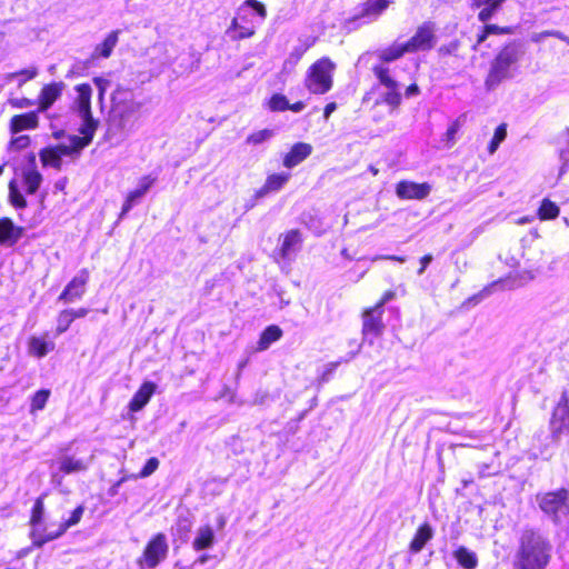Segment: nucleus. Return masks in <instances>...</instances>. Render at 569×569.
<instances>
[{
  "instance_id": "nucleus-1",
  "label": "nucleus",
  "mask_w": 569,
  "mask_h": 569,
  "mask_svg": "<svg viewBox=\"0 0 569 569\" xmlns=\"http://www.w3.org/2000/svg\"><path fill=\"white\" fill-rule=\"evenodd\" d=\"M550 561V545L535 529H525L515 556V569H546Z\"/></svg>"
},
{
  "instance_id": "nucleus-2",
  "label": "nucleus",
  "mask_w": 569,
  "mask_h": 569,
  "mask_svg": "<svg viewBox=\"0 0 569 569\" xmlns=\"http://www.w3.org/2000/svg\"><path fill=\"white\" fill-rule=\"evenodd\" d=\"M142 102L136 99L133 89L117 87L111 96L110 124L118 130L131 129L140 118Z\"/></svg>"
},
{
  "instance_id": "nucleus-3",
  "label": "nucleus",
  "mask_w": 569,
  "mask_h": 569,
  "mask_svg": "<svg viewBox=\"0 0 569 569\" xmlns=\"http://www.w3.org/2000/svg\"><path fill=\"white\" fill-rule=\"evenodd\" d=\"M519 46L510 41L502 46L490 62L489 71L485 79V86L488 90L498 87L505 79L511 76L510 68L519 60Z\"/></svg>"
},
{
  "instance_id": "nucleus-4",
  "label": "nucleus",
  "mask_w": 569,
  "mask_h": 569,
  "mask_svg": "<svg viewBox=\"0 0 569 569\" xmlns=\"http://www.w3.org/2000/svg\"><path fill=\"white\" fill-rule=\"evenodd\" d=\"M336 63L329 57L316 60L307 69L303 84L311 94H325L333 86Z\"/></svg>"
},
{
  "instance_id": "nucleus-5",
  "label": "nucleus",
  "mask_w": 569,
  "mask_h": 569,
  "mask_svg": "<svg viewBox=\"0 0 569 569\" xmlns=\"http://www.w3.org/2000/svg\"><path fill=\"white\" fill-rule=\"evenodd\" d=\"M46 496L47 493H42L34 499L29 516V537L31 539V547L36 549H40L46 543L51 541V539H47V537L50 536V531H47L44 526Z\"/></svg>"
},
{
  "instance_id": "nucleus-6",
  "label": "nucleus",
  "mask_w": 569,
  "mask_h": 569,
  "mask_svg": "<svg viewBox=\"0 0 569 569\" xmlns=\"http://www.w3.org/2000/svg\"><path fill=\"white\" fill-rule=\"evenodd\" d=\"M80 153L72 142H69V144L58 143L41 148L39 150V159L43 168H53L59 171L62 169L63 157L77 159Z\"/></svg>"
},
{
  "instance_id": "nucleus-7",
  "label": "nucleus",
  "mask_w": 569,
  "mask_h": 569,
  "mask_svg": "<svg viewBox=\"0 0 569 569\" xmlns=\"http://www.w3.org/2000/svg\"><path fill=\"white\" fill-rule=\"evenodd\" d=\"M537 501L540 509L553 519H558L561 513H569V490L566 488L538 495Z\"/></svg>"
},
{
  "instance_id": "nucleus-8",
  "label": "nucleus",
  "mask_w": 569,
  "mask_h": 569,
  "mask_svg": "<svg viewBox=\"0 0 569 569\" xmlns=\"http://www.w3.org/2000/svg\"><path fill=\"white\" fill-rule=\"evenodd\" d=\"M549 428L555 441L569 435V395L567 390L562 391L559 401L552 409Z\"/></svg>"
},
{
  "instance_id": "nucleus-9",
  "label": "nucleus",
  "mask_w": 569,
  "mask_h": 569,
  "mask_svg": "<svg viewBox=\"0 0 569 569\" xmlns=\"http://www.w3.org/2000/svg\"><path fill=\"white\" fill-rule=\"evenodd\" d=\"M372 72L379 83L387 89V92L382 96V102L393 110L398 109L401 104L402 97L399 90V83L391 74V70L383 64H375Z\"/></svg>"
},
{
  "instance_id": "nucleus-10",
  "label": "nucleus",
  "mask_w": 569,
  "mask_h": 569,
  "mask_svg": "<svg viewBox=\"0 0 569 569\" xmlns=\"http://www.w3.org/2000/svg\"><path fill=\"white\" fill-rule=\"evenodd\" d=\"M168 551L169 546L166 535L163 532L154 533L146 543L138 562L153 569L167 558Z\"/></svg>"
},
{
  "instance_id": "nucleus-11",
  "label": "nucleus",
  "mask_w": 569,
  "mask_h": 569,
  "mask_svg": "<svg viewBox=\"0 0 569 569\" xmlns=\"http://www.w3.org/2000/svg\"><path fill=\"white\" fill-rule=\"evenodd\" d=\"M436 26L431 21L419 24L415 33L405 42L410 53L429 51L436 44Z\"/></svg>"
},
{
  "instance_id": "nucleus-12",
  "label": "nucleus",
  "mask_w": 569,
  "mask_h": 569,
  "mask_svg": "<svg viewBox=\"0 0 569 569\" xmlns=\"http://www.w3.org/2000/svg\"><path fill=\"white\" fill-rule=\"evenodd\" d=\"M383 310L377 309L376 307H367L361 312V335L363 340L372 342L379 338L385 331V322L382 319Z\"/></svg>"
},
{
  "instance_id": "nucleus-13",
  "label": "nucleus",
  "mask_w": 569,
  "mask_h": 569,
  "mask_svg": "<svg viewBox=\"0 0 569 569\" xmlns=\"http://www.w3.org/2000/svg\"><path fill=\"white\" fill-rule=\"evenodd\" d=\"M90 279V272L88 269H81L77 276H74L61 291L58 300L63 303H72L77 300L82 299L87 291V284Z\"/></svg>"
},
{
  "instance_id": "nucleus-14",
  "label": "nucleus",
  "mask_w": 569,
  "mask_h": 569,
  "mask_svg": "<svg viewBox=\"0 0 569 569\" xmlns=\"http://www.w3.org/2000/svg\"><path fill=\"white\" fill-rule=\"evenodd\" d=\"M79 116L82 119V123L79 128L81 136H70L69 142H72L81 152L92 142L94 133L99 127V121L93 118L92 112H86Z\"/></svg>"
},
{
  "instance_id": "nucleus-15",
  "label": "nucleus",
  "mask_w": 569,
  "mask_h": 569,
  "mask_svg": "<svg viewBox=\"0 0 569 569\" xmlns=\"http://www.w3.org/2000/svg\"><path fill=\"white\" fill-rule=\"evenodd\" d=\"M430 190L431 187L427 182L401 180L396 184V194L401 200H422L429 196Z\"/></svg>"
},
{
  "instance_id": "nucleus-16",
  "label": "nucleus",
  "mask_w": 569,
  "mask_h": 569,
  "mask_svg": "<svg viewBox=\"0 0 569 569\" xmlns=\"http://www.w3.org/2000/svg\"><path fill=\"white\" fill-rule=\"evenodd\" d=\"M156 181L157 178L151 174L143 176L139 179L138 187L129 191L124 198L120 218L124 217L133 208V206L152 188Z\"/></svg>"
},
{
  "instance_id": "nucleus-17",
  "label": "nucleus",
  "mask_w": 569,
  "mask_h": 569,
  "mask_svg": "<svg viewBox=\"0 0 569 569\" xmlns=\"http://www.w3.org/2000/svg\"><path fill=\"white\" fill-rule=\"evenodd\" d=\"M229 31L232 32L233 40H242L252 37L256 33V27L246 11H238L232 19Z\"/></svg>"
},
{
  "instance_id": "nucleus-18",
  "label": "nucleus",
  "mask_w": 569,
  "mask_h": 569,
  "mask_svg": "<svg viewBox=\"0 0 569 569\" xmlns=\"http://www.w3.org/2000/svg\"><path fill=\"white\" fill-rule=\"evenodd\" d=\"M281 243L278 249V254L283 260H289L291 256L301 247L303 238L299 229H291L279 237Z\"/></svg>"
},
{
  "instance_id": "nucleus-19",
  "label": "nucleus",
  "mask_w": 569,
  "mask_h": 569,
  "mask_svg": "<svg viewBox=\"0 0 569 569\" xmlns=\"http://www.w3.org/2000/svg\"><path fill=\"white\" fill-rule=\"evenodd\" d=\"M64 83L62 81L59 82H50L44 84L38 97V112L47 111L62 94L64 89Z\"/></svg>"
},
{
  "instance_id": "nucleus-20",
  "label": "nucleus",
  "mask_w": 569,
  "mask_h": 569,
  "mask_svg": "<svg viewBox=\"0 0 569 569\" xmlns=\"http://www.w3.org/2000/svg\"><path fill=\"white\" fill-rule=\"evenodd\" d=\"M24 234V228L16 226L9 217L0 218V246H14Z\"/></svg>"
},
{
  "instance_id": "nucleus-21",
  "label": "nucleus",
  "mask_w": 569,
  "mask_h": 569,
  "mask_svg": "<svg viewBox=\"0 0 569 569\" xmlns=\"http://www.w3.org/2000/svg\"><path fill=\"white\" fill-rule=\"evenodd\" d=\"M38 113L37 110H33L12 116L9 121L10 133L16 134L24 130L37 129L39 127Z\"/></svg>"
},
{
  "instance_id": "nucleus-22",
  "label": "nucleus",
  "mask_w": 569,
  "mask_h": 569,
  "mask_svg": "<svg viewBox=\"0 0 569 569\" xmlns=\"http://www.w3.org/2000/svg\"><path fill=\"white\" fill-rule=\"evenodd\" d=\"M42 180L43 177L36 166V157L31 154L29 158V167L22 171V182L26 187V192L28 194H34L39 190Z\"/></svg>"
},
{
  "instance_id": "nucleus-23",
  "label": "nucleus",
  "mask_w": 569,
  "mask_h": 569,
  "mask_svg": "<svg viewBox=\"0 0 569 569\" xmlns=\"http://www.w3.org/2000/svg\"><path fill=\"white\" fill-rule=\"evenodd\" d=\"M312 153V146L307 142H296L283 156L282 164L293 168L306 160Z\"/></svg>"
},
{
  "instance_id": "nucleus-24",
  "label": "nucleus",
  "mask_w": 569,
  "mask_h": 569,
  "mask_svg": "<svg viewBox=\"0 0 569 569\" xmlns=\"http://www.w3.org/2000/svg\"><path fill=\"white\" fill-rule=\"evenodd\" d=\"M391 0H366L361 4L359 13L351 18L352 21L360 19H376L380 17L390 6Z\"/></svg>"
},
{
  "instance_id": "nucleus-25",
  "label": "nucleus",
  "mask_w": 569,
  "mask_h": 569,
  "mask_svg": "<svg viewBox=\"0 0 569 569\" xmlns=\"http://www.w3.org/2000/svg\"><path fill=\"white\" fill-rule=\"evenodd\" d=\"M156 391V385L151 381L143 382L129 401L128 408L131 412L140 411L151 399Z\"/></svg>"
},
{
  "instance_id": "nucleus-26",
  "label": "nucleus",
  "mask_w": 569,
  "mask_h": 569,
  "mask_svg": "<svg viewBox=\"0 0 569 569\" xmlns=\"http://www.w3.org/2000/svg\"><path fill=\"white\" fill-rule=\"evenodd\" d=\"M432 537H433V530H432L431 525L429 522L421 523L417 528V530L409 543L410 552L411 553L420 552L425 548L427 542L432 539Z\"/></svg>"
},
{
  "instance_id": "nucleus-27",
  "label": "nucleus",
  "mask_w": 569,
  "mask_h": 569,
  "mask_svg": "<svg viewBox=\"0 0 569 569\" xmlns=\"http://www.w3.org/2000/svg\"><path fill=\"white\" fill-rule=\"evenodd\" d=\"M31 336L28 339V351L36 358H43L56 348L54 342L46 339V336Z\"/></svg>"
},
{
  "instance_id": "nucleus-28",
  "label": "nucleus",
  "mask_w": 569,
  "mask_h": 569,
  "mask_svg": "<svg viewBox=\"0 0 569 569\" xmlns=\"http://www.w3.org/2000/svg\"><path fill=\"white\" fill-rule=\"evenodd\" d=\"M289 179L290 174L284 172L269 174L263 186L256 191V197L261 198L270 192H276L282 189Z\"/></svg>"
},
{
  "instance_id": "nucleus-29",
  "label": "nucleus",
  "mask_w": 569,
  "mask_h": 569,
  "mask_svg": "<svg viewBox=\"0 0 569 569\" xmlns=\"http://www.w3.org/2000/svg\"><path fill=\"white\" fill-rule=\"evenodd\" d=\"M83 512H84V506L83 505H79L78 507H76L68 519L61 521L57 529L53 530V531H50V536L48 537L49 539H51V541L56 540V539H59L60 537H62L69 528L78 525L80 521H81V518L83 516Z\"/></svg>"
},
{
  "instance_id": "nucleus-30",
  "label": "nucleus",
  "mask_w": 569,
  "mask_h": 569,
  "mask_svg": "<svg viewBox=\"0 0 569 569\" xmlns=\"http://www.w3.org/2000/svg\"><path fill=\"white\" fill-rule=\"evenodd\" d=\"M83 512H84V506L83 505H79L78 507H76L68 519L61 521L57 529L53 530V531H50V536L48 537L49 539H51V541L56 540V539H59L60 537H62L69 528L78 525L80 521H81V518L83 516Z\"/></svg>"
},
{
  "instance_id": "nucleus-31",
  "label": "nucleus",
  "mask_w": 569,
  "mask_h": 569,
  "mask_svg": "<svg viewBox=\"0 0 569 569\" xmlns=\"http://www.w3.org/2000/svg\"><path fill=\"white\" fill-rule=\"evenodd\" d=\"M216 535L210 525L201 526L197 531V537L192 541V548L196 551L209 549L214 545Z\"/></svg>"
},
{
  "instance_id": "nucleus-32",
  "label": "nucleus",
  "mask_w": 569,
  "mask_h": 569,
  "mask_svg": "<svg viewBox=\"0 0 569 569\" xmlns=\"http://www.w3.org/2000/svg\"><path fill=\"white\" fill-rule=\"evenodd\" d=\"M282 335V329L277 325H270L266 327L259 336L256 350L259 352L267 350L271 343L280 340Z\"/></svg>"
},
{
  "instance_id": "nucleus-33",
  "label": "nucleus",
  "mask_w": 569,
  "mask_h": 569,
  "mask_svg": "<svg viewBox=\"0 0 569 569\" xmlns=\"http://www.w3.org/2000/svg\"><path fill=\"white\" fill-rule=\"evenodd\" d=\"M120 32V30L109 32L103 41L96 46L93 58H109L118 43Z\"/></svg>"
},
{
  "instance_id": "nucleus-34",
  "label": "nucleus",
  "mask_w": 569,
  "mask_h": 569,
  "mask_svg": "<svg viewBox=\"0 0 569 569\" xmlns=\"http://www.w3.org/2000/svg\"><path fill=\"white\" fill-rule=\"evenodd\" d=\"M77 91V110L78 113H86V112H92L91 111V94H92V88L89 83H80L76 86Z\"/></svg>"
},
{
  "instance_id": "nucleus-35",
  "label": "nucleus",
  "mask_w": 569,
  "mask_h": 569,
  "mask_svg": "<svg viewBox=\"0 0 569 569\" xmlns=\"http://www.w3.org/2000/svg\"><path fill=\"white\" fill-rule=\"evenodd\" d=\"M407 53H410V52L405 42L400 43V44L392 43L391 46H389L378 52V59L381 62L380 64L390 63V62L401 59Z\"/></svg>"
},
{
  "instance_id": "nucleus-36",
  "label": "nucleus",
  "mask_w": 569,
  "mask_h": 569,
  "mask_svg": "<svg viewBox=\"0 0 569 569\" xmlns=\"http://www.w3.org/2000/svg\"><path fill=\"white\" fill-rule=\"evenodd\" d=\"M512 32L511 27H500L493 23H486L478 32L476 42L472 46V50H477L481 43H483L490 34H510Z\"/></svg>"
},
{
  "instance_id": "nucleus-37",
  "label": "nucleus",
  "mask_w": 569,
  "mask_h": 569,
  "mask_svg": "<svg viewBox=\"0 0 569 569\" xmlns=\"http://www.w3.org/2000/svg\"><path fill=\"white\" fill-rule=\"evenodd\" d=\"M453 557L457 560V562L465 569H475L478 565L476 553L463 546L458 547L453 551Z\"/></svg>"
},
{
  "instance_id": "nucleus-38",
  "label": "nucleus",
  "mask_w": 569,
  "mask_h": 569,
  "mask_svg": "<svg viewBox=\"0 0 569 569\" xmlns=\"http://www.w3.org/2000/svg\"><path fill=\"white\" fill-rule=\"evenodd\" d=\"M560 209L556 202L548 198L541 200L540 206L537 210V217L541 221L553 220L558 218Z\"/></svg>"
},
{
  "instance_id": "nucleus-39",
  "label": "nucleus",
  "mask_w": 569,
  "mask_h": 569,
  "mask_svg": "<svg viewBox=\"0 0 569 569\" xmlns=\"http://www.w3.org/2000/svg\"><path fill=\"white\" fill-rule=\"evenodd\" d=\"M87 469H88V466H87V463L84 461H82L80 459H74L71 456L64 457L60 461V466H59V470L63 475L81 472V471H86Z\"/></svg>"
},
{
  "instance_id": "nucleus-40",
  "label": "nucleus",
  "mask_w": 569,
  "mask_h": 569,
  "mask_svg": "<svg viewBox=\"0 0 569 569\" xmlns=\"http://www.w3.org/2000/svg\"><path fill=\"white\" fill-rule=\"evenodd\" d=\"M159 465H160V461L158 458H156V457L149 458L138 475L122 477L116 483V487H119L122 482L127 481L130 478L143 479V478L151 476L159 468Z\"/></svg>"
},
{
  "instance_id": "nucleus-41",
  "label": "nucleus",
  "mask_w": 569,
  "mask_h": 569,
  "mask_svg": "<svg viewBox=\"0 0 569 569\" xmlns=\"http://www.w3.org/2000/svg\"><path fill=\"white\" fill-rule=\"evenodd\" d=\"M9 189V202L16 209H24L28 206V202L24 196L18 188L16 179H11L8 183Z\"/></svg>"
},
{
  "instance_id": "nucleus-42",
  "label": "nucleus",
  "mask_w": 569,
  "mask_h": 569,
  "mask_svg": "<svg viewBox=\"0 0 569 569\" xmlns=\"http://www.w3.org/2000/svg\"><path fill=\"white\" fill-rule=\"evenodd\" d=\"M506 0H483V8L478 12V20L481 22L489 21L492 16L500 9Z\"/></svg>"
},
{
  "instance_id": "nucleus-43",
  "label": "nucleus",
  "mask_w": 569,
  "mask_h": 569,
  "mask_svg": "<svg viewBox=\"0 0 569 569\" xmlns=\"http://www.w3.org/2000/svg\"><path fill=\"white\" fill-rule=\"evenodd\" d=\"M50 390L49 389H40L38 390L32 397L30 402V412L34 413L37 411L42 410L49 398H50Z\"/></svg>"
},
{
  "instance_id": "nucleus-44",
  "label": "nucleus",
  "mask_w": 569,
  "mask_h": 569,
  "mask_svg": "<svg viewBox=\"0 0 569 569\" xmlns=\"http://www.w3.org/2000/svg\"><path fill=\"white\" fill-rule=\"evenodd\" d=\"M74 320H76V318L72 313V309L61 310L58 313V318H57V328H56L57 335H61V333L66 332L70 328V326L72 325V322Z\"/></svg>"
},
{
  "instance_id": "nucleus-45",
  "label": "nucleus",
  "mask_w": 569,
  "mask_h": 569,
  "mask_svg": "<svg viewBox=\"0 0 569 569\" xmlns=\"http://www.w3.org/2000/svg\"><path fill=\"white\" fill-rule=\"evenodd\" d=\"M267 106L272 112H283L289 109V101L284 94L273 93L269 98Z\"/></svg>"
},
{
  "instance_id": "nucleus-46",
  "label": "nucleus",
  "mask_w": 569,
  "mask_h": 569,
  "mask_svg": "<svg viewBox=\"0 0 569 569\" xmlns=\"http://www.w3.org/2000/svg\"><path fill=\"white\" fill-rule=\"evenodd\" d=\"M507 137V124L501 123L499 124L493 133V137L491 138L489 144H488V152L490 154L495 153L498 149L499 144L506 139Z\"/></svg>"
},
{
  "instance_id": "nucleus-47",
  "label": "nucleus",
  "mask_w": 569,
  "mask_h": 569,
  "mask_svg": "<svg viewBox=\"0 0 569 569\" xmlns=\"http://www.w3.org/2000/svg\"><path fill=\"white\" fill-rule=\"evenodd\" d=\"M460 127H461V123H460L459 119L453 120L449 124V127H448V129L445 132L443 138H442V141L446 143V146L452 147L455 144V142H456V134L460 130Z\"/></svg>"
},
{
  "instance_id": "nucleus-48",
  "label": "nucleus",
  "mask_w": 569,
  "mask_h": 569,
  "mask_svg": "<svg viewBox=\"0 0 569 569\" xmlns=\"http://www.w3.org/2000/svg\"><path fill=\"white\" fill-rule=\"evenodd\" d=\"M272 130L262 129L249 134L246 139L248 144H259L272 137Z\"/></svg>"
},
{
  "instance_id": "nucleus-49",
  "label": "nucleus",
  "mask_w": 569,
  "mask_h": 569,
  "mask_svg": "<svg viewBox=\"0 0 569 569\" xmlns=\"http://www.w3.org/2000/svg\"><path fill=\"white\" fill-rule=\"evenodd\" d=\"M31 139L27 134L18 136L10 140V147L14 150H22L30 146Z\"/></svg>"
},
{
  "instance_id": "nucleus-50",
  "label": "nucleus",
  "mask_w": 569,
  "mask_h": 569,
  "mask_svg": "<svg viewBox=\"0 0 569 569\" xmlns=\"http://www.w3.org/2000/svg\"><path fill=\"white\" fill-rule=\"evenodd\" d=\"M191 531V521L187 518L177 521V532L182 540H186Z\"/></svg>"
},
{
  "instance_id": "nucleus-51",
  "label": "nucleus",
  "mask_w": 569,
  "mask_h": 569,
  "mask_svg": "<svg viewBox=\"0 0 569 569\" xmlns=\"http://www.w3.org/2000/svg\"><path fill=\"white\" fill-rule=\"evenodd\" d=\"M37 76V70L36 69H22V70H19V71H16V72H12L8 76L9 79H14V78H18V77H22V79L20 80V84L28 81V80H31L33 79L34 77Z\"/></svg>"
},
{
  "instance_id": "nucleus-52",
  "label": "nucleus",
  "mask_w": 569,
  "mask_h": 569,
  "mask_svg": "<svg viewBox=\"0 0 569 569\" xmlns=\"http://www.w3.org/2000/svg\"><path fill=\"white\" fill-rule=\"evenodd\" d=\"M8 103L16 109H24L32 107L34 104V101L29 98H9Z\"/></svg>"
},
{
  "instance_id": "nucleus-53",
  "label": "nucleus",
  "mask_w": 569,
  "mask_h": 569,
  "mask_svg": "<svg viewBox=\"0 0 569 569\" xmlns=\"http://www.w3.org/2000/svg\"><path fill=\"white\" fill-rule=\"evenodd\" d=\"M244 6L252 8L261 20H263L267 17V10L262 2L258 0H246Z\"/></svg>"
},
{
  "instance_id": "nucleus-54",
  "label": "nucleus",
  "mask_w": 569,
  "mask_h": 569,
  "mask_svg": "<svg viewBox=\"0 0 569 569\" xmlns=\"http://www.w3.org/2000/svg\"><path fill=\"white\" fill-rule=\"evenodd\" d=\"M396 297V292L393 290H386L379 300L373 305L377 309L383 310V307L387 302L392 300Z\"/></svg>"
},
{
  "instance_id": "nucleus-55",
  "label": "nucleus",
  "mask_w": 569,
  "mask_h": 569,
  "mask_svg": "<svg viewBox=\"0 0 569 569\" xmlns=\"http://www.w3.org/2000/svg\"><path fill=\"white\" fill-rule=\"evenodd\" d=\"M459 48V41H452L448 44H443L438 49L440 56L456 54Z\"/></svg>"
},
{
  "instance_id": "nucleus-56",
  "label": "nucleus",
  "mask_w": 569,
  "mask_h": 569,
  "mask_svg": "<svg viewBox=\"0 0 569 569\" xmlns=\"http://www.w3.org/2000/svg\"><path fill=\"white\" fill-rule=\"evenodd\" d=\"M338 362H331L328 365V367L323 370V372L319 376L318 380L320 383L327 382L329 378L333 375L338 367Z\"/></svg>"
},
{
  "instance_id": "nucleus-57",
  "label": "nucleus",
  "mask_w": 569,
  "mask_h": 569,
  "mask_svg": "<svg viewBox=\"0 0 569 569\" xmlns=\"http://www.w3.org/2000/svg\"><path fill=\"white\" fill-rule=\"evenodd\" d=\"M69 184V179L68 177H61L59 178L54 184H53V188L57 192H61L63 194H67V187Z\"/></svg>"
},
{
  "instance_id": "nucleus-58",
  "label": "nucleus",
  "mask_w": 569,
  "mask_h": 569,
  "mask_svg": "<svg viewBox=\"0 0 569 569\" xmlns=\"http://www.w3.org/2000/svg\"><path fill=\"white\" fill-rule=\"evenodd\" d=\"M433 257L430 253H427L420 258V268L418 269V274H422L428 267V264L432 261Z\"/></svg>"
},
{
  "instance_id": "nucleus-59",
  "label": "nucleus",
  "mask_w": 569,
  "mask_h": 569,
  "mask_svg": "<svg viewBox=\"0 0 569 569\" xmlns=\"http://www.w3.org/2000/svg\"><path fill=\"white\" fill-rule=\"evenodd\" d=\"M419 93H420V88L416 82L410 83L406 88V91H405L406 97H413V96H418Z\"/></svg>"
},
{
  "instance_id": "nucleus-60",
  "label": "nucleus",
  "mask_w": 569,
  "mask_h": 569,
  "mask_svg": "<svg viewBox=\"0 0 569 569\" xmlns=\"http://www.w3.org/2000/svg\"><path fill=\"white\" fill-rule=\"evenodd\" d=\"M336 109H337L336 102L332 101V102L327 103L323 108V118L326 120H328L330 118L331 113L336 111Z\"/></svg>"
},
{
  "instance_id": "nucleus-61",
  "label": "nucleus",
  "mask_w": 569,
  "mask_h": 569,
  "mask_svg": "<svg viewBox=\"0 0 569 569\" xmlns=\"http://www.w3.org/2000/svg\"><path fill=\"white\" fill-rule=\"evenodd\" d=\"M306 107L305 102L299 100V101H296L293 103H289V109L290 111L292 112H300L301 110H303Z\"/></svg>"
},
{
  "instance_id": "nucleus-62",
  "label": "nucleus",
  "mask_w": 569,
  "mask_h": 569,
  "mask_svg": "<svg viewBox=\"0 0 569 569\" xmlns=\"http://www.w3.org/2000/svg\"><path fill=\"white\" fill-rule=\"evenodd\" d=\"M72 313L76 319L84 318L89 313V309L84 307L72 309Z\"/></svg>"
},
{
  "instance_id": "nucleus-63",
  "label": "nucleus",
  "mask_w": 569,
  "mask_h": 569,
  "mask_svg": "<svg viewBox=\"0 0 569 569\" xmlns=\"http://www.w3.org/2000/svg\"><path fill=\"white\" fill-rule=\"evenodd\" d=\"M380 259L397 261V262H401V263L406 261V257L395 256V254L381 256Z\"/></svg>"
},
{
  "instance_id": "nucleus-64",
  "label": "nucleus",
  "mask_w": 569,
  "mask_h": 569,
  "mask_svg": "<svg viewBox=\"0 0 569 569\" xmlns=\"http://www.w3.org/2000/svg\"><path fill=\"white\" fill-rule=\"evenodd\" d=\"M207 560H208V557H207V556H204V555H202V556H200V557H199V561H200L201 563L206 562Z\"/></svg>"
}]
</instances>
